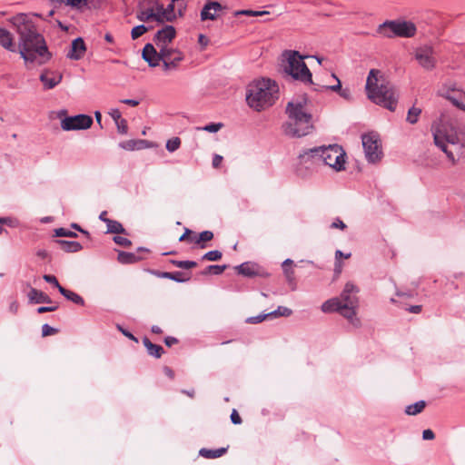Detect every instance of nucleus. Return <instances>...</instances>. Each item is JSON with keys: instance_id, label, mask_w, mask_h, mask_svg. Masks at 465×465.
Returning a JSON list of instances; mask_svg holds the SVG:
<instances>
[{"instance_id": "obj_1", "label": "nucleus", "mask_w": 465, "mask_h": 465, "mask_svg": "<svg viewBox=\"0 0 465 465\" xmlns=\"http://www.w3.org/2000/svg\"><path fill=\"white\" fill-rule=\"evenodd\" d=\"M34 16L41 17V15L34 14ZM8 22L18 35L19 54L25 64L43 65L53 58L45 36L36 28L33 15L18 13Z\"/></svg>"}, {"instance_id": "obj_2", "label": "nucleus", "mask_w": 465, "mask_h": 465, "mask_svg": "<svg viewBox=\"0 0 465 465\" xmlns=\"http://www.w3.org/2000/svg\"><path fill=\"white\" fill-rule=\"evenodd\" d=\"M308 103L306 94L296 101H291L287 104L285 113L289 117V122L282 124L283 133L292 138H301L312 133L314 126L312 124V114L304 111V106Z\"/></svg>"}, {"instance_id": "obj_3", "label": "nucleus", "mask_w": 465, "mask_h": 465, "mask_svg": "<svg viewBox=\"0 0 465 465\" xmlns=\"http://www.w3.org/2000/svg\"><path fill=\"white\" fill-rule=\"evenodd\" d=\"M279 86L274 80L261 78L250 83L246 89V103L256 112L272 106L278 99Z\"/></svg>"}, {"instance_id": "obj_4", "label": "nucleus", "mask_w": 465, "mask_h": 465, "mask_svg": "<svg viewBox=\"0 0 465 465\" xmlns=\"http://www.w3.org/2000/svg\"><path fill=\"white\" fill-rule=\"evenodd\" d=\"M359 288L351 282H347L339 298H331L324 302L322 311L325 313L339 312L341 316L351 321L354 326L360 323L359 319L354 318L359 300L356 293Z\"/></svg>"}, {"instance_id": "obj_5", "label": "nucleus", "mask_w": 465, "mask_h": 465, "mask_svg": "<svg viewBox=\"0 0 465 465\" xmlns=\"http://www.w3.org/2000/svg\"><path fill=\"white\" fill-rule=\"evenodd\" d=\"M378 69H371L366 80V93L368 98L374 104L394 112L398 104V95L390 83H381L379 84Z\"/></svg>"}, {"instance_id": "obj_6", "label": "nucleus", "mask_w": 465, "mask_h": 465, "mask_svg": "<svg viewBox=\"0 0 465 465\" xmlns=\"http://www.w3.org/2000/svg\"><path fill=\"white\" fill-rule=\"evenodd\" d=\"M282 56L285 57V64H282L284 74L304 84H314L312 74L304 62L308 56L302 55L296 50H285Z\"/></svg>"}, {"instance_id": "obj_7", "label": "nucleus", "mask_w": 465, "mask_h": 465, "mask_svg": "<svg viewBox=\"0 0 465 465\" xmlns=\"http://www.w3.org/2000/svg\"><path fill=\"white\" fill-rule=\"evenodd\" d=\"M311 153H316L321 165H328L336 172L345 170L346 153L341 145L334 143L328 146L313 147L311 148Z\"/></svg>"}, {"instance_id": "obj_8", "label": "nucleus", "mask_w": 465, "mask_h": 465, "mask_svg": "<svg viewBox=\"0 0 465 465\" xmlns=\"http://www.w3.org/2000/svg\"><path fill=\"white\" fill-rule=\"evenodd\" d=\"M416 25L411 21L387 20L377 28V33L387 38H410L416 34Z\"/></svg>"}, {"instance_id": "obj_9", "label": "nucleus", "mask_w": 465, "mask_h": 465, "mask_svg": "<svg viewBox=\"0 0 465 465\" xmlns=\"http://www.w3.org/2000/svg\"><path fill=\"white\" fill-rule=\"evenodd\" d=\"M361 142L368 163H375L381 160L383 156L381 141L377 132L371 131L361 134Z\"/></svg>"}, {"instance_id": "obj_10", "label": "nucleus", "mask_w": 465, "mask_h": 465, "mask_svg": "<svg viewBox=\"0 0 465 465\" xmlns=\"http://www.w3.org/2000/svg\"><path fill=\"white\" fill-rule=\"evenodd\" d=\"M315 154V153H311V148L303 150L299 153V162L295 169L297 176L306 179L317 171L321 163L317 160L318 157Z\"/></svg>"}, {"instance_id": "obj_11", "label": "nucleus", "mask_w": 465, "mask_h": 465, "mask_svg": "<svg viewBox=\"0 0 465 465\" xmlns=\"http://www.w3.org/2000/svg\"><path fill=\"white\" fill-rule=\"evenodd\" d=\"M173 48L163 45L158 52L151 43L145 44L142 50V58L150 67H156L160 64L163 57L173 54Z\"/></svg>"}, {"instance_id": "obj_12", "label": "nucleus", "mask_w": 465, "mask_h": 465, "mask_svg": "<svg viewBox=\"0 0 465 465\" xmlns=\"http://www.w3.org/2000/svg\"><path fill=\"white\" fill-rule=\"evenodd\" d=\"M94 123L93 118L88 114H76L66 116L61 120V128L64 131H78L89 129Z\"/></svg>"}, {"instance_id": "obj_13", "label": "nucleus", "mask_w": 465, "mask_h": 465, "mask_svg": "<svg viewBox=\"0 0 465 465\" xmlns=\"http://www.w3.org/2000/svg\"><path fill=\"white\" fill-rule=\"evenodd\" d=\"M435 51L431 45H424L415 51V58L419 64L426 70H432L436 66Z\"/></svg>"}, {"instance_id": "obj_14", "label": "nucleus", "mask_w": 465, "mask_h": 465, "mask_svg": "<svg viewBox=\"0 0 465 465\" xmlns=\"http://www.w3.org/2000/svg\"><path fill=\"white\" fill-rule=\"evenodd\" d=\"M235 272L244 277L268 278L270 273L260 264L253 262H244L234 267Z\"/></svg>"}, {"instance_id": "obj_15", "label": "nucleus", "mask_w": 465, "mask_h": 465, "mask_svg": "<svg viewBox=\"0 0 465 465\" xmlns=\"http://www.w3.org/2000/svg\"><path fill=\"white\" fill-rule=\"evenodd\" d=\"M153 0H138L136 18L140 22L148 23L155 21L161 23L160 15H154V7L152 5Z\"/></svg>"}, {"instance_id": "obj_16", "label": "nucleus", "mask_w": 465, "mask_h": 465, "mask_svg": "<svg viewBox=\"0 0 465 465\" xmlns=\"http://www.w3.org/2000/svg\"><path fill=\"white\" fill-rule=\"evenodd\" d=\"M84 241L78 242V241H66V240H59V239H54L51 241V244L66 252H76L83 249V247L85 245L86 247H89L91 245V234H84Z\"/></svg>"}, {"instance_id": "obj_17", "label": "nucleus", "mask_w": 465, "mask_h": 465, "mask_svg": "<svg viewBox=\"0 0 465 465\" xmlns=\"http://www.w3.org/2000/svg\"><path fill=\"white\" fill-rule=\"evenodd\" d=\"M143 253H150V250L145 247H138L135 252L118 251L117 261L122 264H133L144 260L146 257Z\"/></svg>"}, {"instance_id": "obj_18", "label": "nucleus", "mask_w": 465, "mask_h": 465, "mask_svg": "<svg viewBox=\"0 0 465 465\" xmlns=\"http://www.w3.org/2000/svg\"><path fill=\"white\" fill-rule=\"evenodd\" d=\"M175 36V27L171 25H165L162 29L155 33L153 40L155 45L161 48L163 45L167 46L168 44L172 43Z\"/></svg>"}, {"instance_id": "obj_19", "label": "nucleus", "mask_w": 465, "mask_h": 465, "mask_svg": "<svg viewBox=\"0 0 465 465\" xmlns=\"http://www.w3.org/2000/svg\"><path fill=\"white\" fill-rule=\"evenodd\" d=\"M39 80L44 85V90H51L62 82L63 74L57 71L45 68L41 73Z\"/></svg>"}, {"instance_id": "obj_20", "label": "nucleus", "mask_w": 465, "mask_h": 465, "mask_svg": "<svg viewBox=\"0 0 465 465\" xmlns=\"http://www.w3.org/2000/svg\"><path fill=\"white\" fill-rule=\"evenodd\" d=\"M225 9L218 1L208 0L203 6L200 16L202 21H213L217 18V12Z\"/></svg>"}, {"instance_id": "obj_21", "label": "nucleus", "mask_w": 465, "mask_h": 465, "mask_svg": "<svg viewBox=\"0 0 465 465\" xmlns=\"http://www.w3.org/2000/svg\"><path fill=\"white\" fill-rule=\"evenodd\" d=\"M86 52V45L84 39L79 36L74 39L70 45V49L66 54V57L72 60L78 61L84 56Z\"/></svg>"}, {"instance_id": "obj_22", "label": "nucleus", "mask_w": 465, "mask_h": 465, "mask_svg": "<svg viewBox=\"0 0 465 465\" xmlns=\"http://www.w3.org/2000/svg\"><path fill=\"white\" fill-rule=\"evenodd\" d=\"M173 54H170L167 57H163L162 60L164 71L176 69L179 63L184 59V55L181 51L175 48H173Z\"/></svg>"}, {"instance_id": "obj_23", "label": "nucleus", "mask_w": 465, "mask_h": 465, "mask_svg": "<svg viewBox=\"0 0 465 465\" xmlns=\"http://www.w3.org/2000/svg\"><path fill=\"white\" fill-rule=\"evenodd\" d=\"M5 225L11 229H18L20 231L32 230L37 228L34 226H25L22 224L16 218L14 217H0V232H7L6 230L3 228Z\"/></svg>"}, {"instance_id": "obj_24", "label": "nucleus", "mask_w": 465, "mask_h": 465, "mask_svg": "<svg viewBox=\"0 0 465 465\" xmlns=\"http://www.w3.org/2000/svg\"><path fill=\"white\" fill-rule=\"evenodd\" d=\"M92 0H51L52 4L64 5L71 7L74 10L84 12L86 9H90V3Z\"/></svg>"}, {"instance_id": "obj_25", "label": "nucleus", "mask_w": 465, "mask_h": 465, "mask_svg": "<svg viewBox=\"0 0 465 465\" xmlns=\"http://www.w3.org/2000/svg\"><path fill=\"white\" fill-rule=\"evenodd\" d=\"M151 273L158 278L170 279L176 282H185L190 280V277H183L184 274L183 272H161L157 270H152Z\"/></svg>"}, {"instance_id": "obj_26", "label": "nucleus", "mask_w": 465, "mask_h": 465, "mask_svg": "<svg viewBox=\"0 0 465 465\" xmlns=\"http://www.w3.org/2000/svg\"><path fill=\"white\" fill-rule=\"evenodd\" d=\"M0 45L10 52H15L12 34L3 27H0Z\"/></svg>"}, {"instance_id": "obj_27", "label": "nucleus", "mask_w": 465, "mask_h": 465, "mask_svg": "<svg viewBox=\"0 0 465 465\" xmlns=\"http://www.w3.org/2000/svg\"><path fill=\"white\" fill-rule=\"evenodd\" d=\"M432 135L435 145L439 147L446 154L447 158L454 164L456 163L455 156L453 153L448 149L447 143L440 138L441 136H439V131H432Z\"/></svg>"}, {"instance_id": "obj_28", "label": "nucleus", "mask_w": 465, "mask_h": 465, "mask_svg": "<svg viewBox=\"0 0 465 465\" xmlns=\"http://www.w3.org/2000/svg\"><path fill=\"white\" fill-rule=\"evenodd\" d=\"M432 131H439V136H441L440 138L447 143L451 144H458L459 143V138L457 134H450L444 124H439L438 126L432 125Z\"/></svg>"}, {"instance_id": "obj_29", "label": "nucleus", "mask_w": 465, "mask_h": 465, "mask_svg": "<svg viewBox=\"0 0 465 465\" xmlns=\"http://www.w3.org/2000/svg\"><path fill=\"white\" fill-rule=\"evenodd\" d=\"M28 298L32 303H52L51 298L46 293L35 288L30 290Z\"/></svg>"}, {"instance_id": "obj_30", "label": "nucleus", "mask_w": 465, "mask_h": 465, "mask_svg": "<svg viewBox=\"0 0 465 465\" xmlns=\"http://www.w3.org/2000/svg\"><path fill=\"white\" fill-rule=\"evenodd\" d=\"M143 343L147 349L148 354L159 359L164 352L163 348L161 345L153 343L147 337H143Z\"/></svg>"}, {"instance_id": "obj_31", "label": "nucleus", "mask_w": 465, "mask_h": 465, "mask_svg": "<svg viewBox=\"0 0 465 465\" xmlns=\"http://www.w3.org/2000/svg\"><path fill=\"white\" fill-rule=\"evenodd\" d=\"M226 451L227 448H219L213 450L203 448L200 450L199 454L200 456L206 459H216L222 457L226 453Z\"/></svg>"}, {"instance_id": "obj_32", "label": "nucleus", "mask_w": 465, "mask_h": 465, "mask_svg": "<svg viewBox=\"0 0 465 465\" xmlns=\"http://www.w3.org/2000/svg\"><path fill=\"white\" fill-rule=\"evenodd\" d=\"M460 98H457L456 96L452 95L450 94V91H447L446 94H443V96L449 100L454 106L459 108L460 110L465 111V94L460 93Z\"/></svg>"}, {"instance_id": "obj_33", "label": "nucleus", "mask_w": 465, "mask_h": 465, "mask_svg": "<svg viewBox=\"0 0 465 465\" xmlns=\"http://www.w3.org/2000/svg\"><path fill=\"white\" fill-rule=\"evenodd\" d=\"M59 292L68 301H71L77 305H84V299L76 292L67 290L64 287L61 288V291Z\"/></svg>"}, {"instance_id": "obj_34", "label": "nucleus", "mask_w": 465, "mask_h": 465, "mask_svg": "<svg viewBox=\"0 0 465 465\" xmlns=\"http://www.w3.org/2000/svg\"><path fill=\"white\" fill-rule=\"evenodd\" d=\"M153 29V26L151 25H145L143 24L135 25L131 30V38L133 40L138 39L140 36L144 35L145 33L149 32Z\"/></svg>"}, {"instance_id": "obj_35", "label": "nucleus", "mask_w": 465, "mask_h": 465, "mask_svg": "<svg viewBox=\"0 0 465 465\" xmlns=\"http://www.w3.org/2000/svg\"><path fill=\"white\" fill-rule=\"evenodd\" d=\"M331 76L336 79L337 84L334 85H318V87H314L313 90L316 92H322L324 90H331L335 93H340L342 89L341 83L340 79L336 76L335 74H331Z\"/></svg>"}, {"instance_id": "obj_36", "label": "nucleus", "mask_w": 465, "mask_h": 465, "mask_svg": "<svg viewBox=\"0 0 465 465\" xmlns=\"http://www.w3.org/2000/svg\"><path fill=\"white\" fill-rule=\"evenodd\" d=\"M426 406V402L424 401H419L413 404L407 406L405 412L408 415H417L420 413Z\"/></svg>"}, {"instance_id": "obj_37", "label": "nucleus", "mask_w": 465, "mask_h": 465, "mask_svg": "<svg viewBox=\"0 0 465 465\" xmlns=\"http://www.w3.org/2000/svg\"><path fill=\"white\" fill-rule=\"evenodd\" d=\"M227 268V265H209L205 267L202 272V275H208V274H213V275H220L223 273L225 269Z\"/></svg>"}, {"instance_id": "obj_38", "label": "nucleus", "mask_w": 465, "mask_h": 465, "mask_svg": "<svg viewBox=\"0 0 465 465\" xmlns=\"http://www.w3.org/2000/svg\"><path fill=\"white\" fill-rule=\"evenodd\" d=\"M107 230L104 232H126L123 224L115 220L106 221Z\"/></svg>"}, {"instance_id": "obj_39", "label": "nucleus", "mask_w": 465, "mask_h": 465, "mask_svg": "<svg viewBox=\"0 0 465 465\" xmlns=\"http://www.w3.org/2000/svg\"><path fill=\"white\" fill-rule=\"evenodd\" d=\"M420 114L421 109L413 105L408 110L406 121L411 124H415Z\"/></svg>"}, {"instance_id": "obj_40", "label": "nucleus", "mask_w": 465, "mask_h": 465, "mask_svg": "<svg viewBox=\"0 0 465 465\" xmlns=\"http://www.w3.org/2000/svg\"><path fill=\"white\" fill-rule=\"evenodd\" d=\"M268 14H269V12H267V11H254L252 9H241V10H236L233 13V15L235 17L240 16V15L262 16V15H268Z\"/></svg>"}, {"instance_id": "obj_41", "label": "nucleus", "mask_w": 465, "mask_h": 465, "mask_svg": "<svg viewBox=\"0 0 465 465\" xmlns=\"http://www.w3.org/2000/svg\"><path fill=\"white\" fill-rule=\"evenodd\" d=\"M175 5L173 3H170L164 7V21L173 22L176 19V15L174 13Z\"/></svg>"}, {"instance_id": "obj_42", "label": "nucleus", "mask_w": 465, "mask_h": 465, "mask_svg": "<svg viewBox=\"0 0 465 465\" xmlns=\"http://www.w3.org/2000/svg\"><path fill=\"white\" fill-rule=\"evenodd\" d=\"M170 262L174 266L182 269H192L197 266V262L193 261H177L171 260Z\"/></svg>"}, {"instance_id": "obj_43", "label": "nucleus", "mask_w": 465, "mask_h": 465, "mask_svg": "<svg viewBox=\"0 0 465 465\" xmlns=\"http://www.w3.org/2000/svg\"><path fill=\"white\" fill-rule=\"evenodd\" d=\"M181 146V139L179 137H173L166 142V150L170 153H173L178 150Z\"/></svg>"}, {"instance_id": "obj_44", "label": "nucleus", "mask_w": 465, "mask_h": 465, "mask_svg": "<svg viewBox=\"0 0 465 465\" xmlns=\"http://www.w3.org/2000/svg\"><path fill=\"white\" fill-rule=\"evenodd\" d=\"M119 147L126 151H136L137 143L136 139H131L119 143Z\"/></svg>"}, {"instance_id": "obj_45", "label": "nucleus", "mask_w": 465, "mask_h": 465, "mask_svg": "<svg viewBox=\"0 0 465 465\" xmlns=\"http://www.w3.org/2000/svg\"><path fill=\"white\" fill-rule=\"evenodd\" d=\"M222 256H223V253L220 251L213 250V251H210V252H206L203 256V260L215 262V261H219L222 258Z\"/></svg>"}, {"instance_id": "obj_46", "label": "nucleus", "mask_w": 465, "mask_h": 465, "mask_svg": "<svg viewBox=\"0 0 465 465\" xmlns=\"http://www.w3.org/2000/svg\"><path fill=\"white\" fill-rule=\"evenodd\" d=\"M152 5L154 7V15H160V20H161L160 24H163L164 23V13H163L164 6H163V5L159 4L156 0H153Z\"/></svg>"}, {"instance_id": "obj_47", "label": "nucleus", "mask_w": 465, "mask_h": 465, "mask_svg": "<svg viewBox=\"0 0 465 465\" xmlns=\"http://www.w3.org/2000/svg\"><path fill=\"white\" fill-rule=\"evenodd\" d=\"M114 242L121 246L128 247L132 244L131 241L121 234H114L113 238Z\"/></svg>"}, {"instance_id": "obj_48", "label": "nucleus", "mask_w": 465, "mask_h": 465, "mask_svg": "<svg viewBox=\"0 0 465 465\" xmlns=\"http://www.w3.org/2000/svg\"><path fill=\"white\" fill-rule=\"evenodd\" d=\"M43 279L50 283V284H53L55 288H57V290L60 292L61 291V288H63V286L59 283L57 278L54 276V275H52V274H45L43 276Z\"/></svg>"}, {"instance_id": "obj_49", "label": "nucleus", "mask_w": 465, "mask_h": 465, "mask_svg": "<svg viewBox=\"0 0 465 465\" xmlns=\"http://www.w3.org/2000/svg\"><path fill=\"white\" fill-rule=\"evenodd\" d=\"M223 127L222 123H210L202 127V130L208 133H217Z\"/></svg>"}, {"instance_id": "obj_50", "label": "nucleus", "mask_w": 465, "mask_h": 465, "mask_svg": "<svg viewBox=\"0 0 465 465\" xmlns=\"http://www.w3.org/2000/svg\"><path fill=\"white\" fill-rule=\"evenodd\" d=\"M136 143H137V151L143 150V149H147V148H153V147L156 146V144L154 143L148 141V140H143V139H136Z\"/></svg>"}, {"instance_id": "obj_51", "label": "nucleus", "mask_w": 465, "mask_h": 465, "mask_svg": "<svg viewBox=\"0 0 465 465\" xmlns=\"http://www.w3.org/2000/svg\"><path fill=\"white\" fill-rule=\"evenodd\" d=\"M57 332H58V329L54 328V327L50 326L47 323H45L42 326V336L43 337H46V336H49V335H54V334H56Z\"/></svg>"}, {"instance_id": "obj_52", "label": "nucleus", "mask_w": 465, "mask_h": 465, "mask_svg": "<svg viewBox=\"0 0 465 465\" xmlns=\"http://www.w3.org/2000/svg\"><path fill=\"white\" fill-rule=\"evenodd\" d=\"M283 273L285 275V278L289 284H294L295 283V277H294V271L292 267L289 268H282Z\"/></svg>"}, {"instance_id": "obj_53", "label": "nucleus", "mask_w": 465, "mask_h": 465, "mask_svg": "<svg viewBox=\"0 0 465 465\" xmlns=\"http://www.w3.org/2000/svg\"><path fill=\"white\" fill-rule=\"evenodd\" d=\"M117 131L119 134H126L128 131L127 121L125 119H121L117 123H115Z\"/></svg>"}, {"instance_id": "obj_54", "label": "nucleus", "mask_w": 465, "mask_h": 465, "mask_svg": "<svg viewBox=\"0 0 465 465\" xmlns=\"http://www.w3.org/2000/svg\"><path fill=\"white\" fill-rule=\"evenodd\" d=\"M196 234H181L179 242H186L188 244L195 243Z\"/></svg>"}, {"instance_id": "obj_55", "label": "nucleus", "mask_w": 465, "mask_h": 465, "mask_svg": "<svg viewBox=\"0 0 465 465\" xmlns=\"http://www.w3.org/2000/svg\"><path fill=\"white\" fill-rule=\"evenodd\" d=\"M267 315H265V313L263 314H259L257 316H252V317H249L247 318L246 320V322L247 323H250V324H257V323H260L262 322H263L264 320H266Z\"/></svg>"}, {"instance_id": "obj_56", "label": "nucleus", "mask_w": 465, "mask_h": 465, "mask_svg": "<svg viewBox=\"0 0 465 465\" xmlns=\"http://www.w3.org/2000/svg\"><path fill=\"white\" fill-rule=\"evenodd\" d=\"M214 234H196L197 240H195L196 244H200L201 242H206L211 241L213 238Z\"/></svg>"}, {"instance_id": "obj_57", "label": "nucleus", "mask_w": 465, "mask_h": 465, "mask_svg": "<svg viewBox=\"0 0 465 465\" xmlns=\"http://www.w3.org/2000/svg\"><path fill=\"white\" fill-rule=\"evenodd\" d=\"M277 312L279 313L280 317H289L292 314V311L290 308L284 306H279L277 308Z\"/></svg>"}, {"instance_id": "obj_58", "label": "nucleus", "mask_w": 465, "mask_h": 465, "mask_svg": "<svg viewBox=\"0 0 465 465\" xmlns=\"http://www.w3.org/2000/svg\"><path fill=\"white\" fill-rule=\"evenodd\" d=\"M346 227V224L339 218H336V220L330 224L331 229L344 230Z\"/></svg>"}, {"instance_id": "obj_59", "label": "nucleus", "mask_w": 465, "mask_h": 465, "mask_svg": "<svg viewBox=\"0 0 465 465\" xmlns=\"http://www.w3.org/2000/svg\"><path fill=\"white\" fill-rule=\"evenodd\" d=\"M230 418L232 422L235 425H239L242 422L241 416L235 409L232 410Z\"/></svg>"}, {"instance_id": "obj_60", "label": "nucleus", "mask_w": 465, "mask_h": 465, "mask_svg": "<svg viewBox=\"0 0 465 465\" xmlns=\"http://www.w3.org/2000/svg\"><path fill=\"white\" fill-rule=\"evenodd\" d=\"M58 308L57 305L54 306H41L37 308V312L39 314L45 313V312H51L56 311Z\"/></svg>"}, {"instance_id": "obj_61", "label": "nucleus", "mask_w": 465, "mask_h": 465, "mask_svg": "<svg viewBox=\"0 0 465 465\" xmlns=\"http://www.w3.org/2000/svg\"><path fill=\"white\" fill-rule=\"evenodd\" d=\"M198 43L201 45V49L203 50L209 44V39L203 34L198 35Z\"/></svg>"}, {"instance_id": "obj_62", "label": "nucleus", "mask_w": 465, "mask_h": 465, "mask_svg": "<svg viewBox=\"0 0 465 465\" xmlns=\"http://www.w3.org/2000/svg\"><path fill=\"white\" fill-rule=\"evenodd\" d=\"M434 438H435V434L430 429H426L422 431V439L424 440H431Z\"/></svg>"}, {"instance_id": "obj_63", "label": "nucleus", "mask_w": 465, "mask_h": 465, "mask_svg": "<svg viewBox=\"0 0 465 465\" xmlns=\"http://www.w3.org/2000/svg\"><path fill=\"white\" fill-rule=\"evenodd\" d=\"M109 114L113 118L114 123H117L119 120L122 119L121 118V112L117 108L111 109V111L109 112Z\"/></svg>"}, {"instance_id": "obj_64", "label": "nucleus", "mask_w": 465, "mask_h": 465, "mask_svg": "<svg viewBox=\"0 0 465 465\" xmlns=\"http://www.w3.org/2000/svg\"><path fill=\"white\" fill-rule=\"evenodd\" d=\"M339 95L346 100L351 99V93L350 88L348 87L342 88L341 91L339 93Z\"/></svg>"}]
</instances>
